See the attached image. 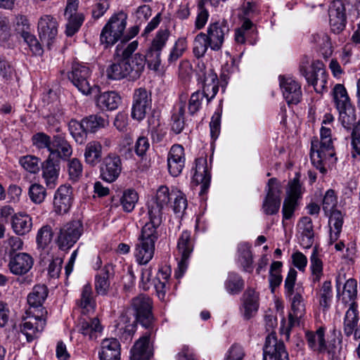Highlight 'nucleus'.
I'll list each match as a JSON object with an SVG mask.
<instances>
[{"label": "nucleus", "mask_w": 360, "mask_h": 360, "mask_svg": "<svg viewBox=\"0 0 360 360\" xmlns=\"http://www.w3.org/2000/svg\"><path fill=\"white\" fill-rule=\"evenodd\" d=\"M352 157L354 159L360 157V120L354 126L352 133Z\"/></svg>", "instance_id": "774afa93"}, {"label": "nucleus", "mask_w": 360, "mask_h": 360, "mask_svg": "<svg viewBox=\"0 0 360 360\" xmlns=\"http://www.w3.org/2000/svg\"><path fill=\"white\" fill-rule=\"evenodd\" d=\"M82 120L84 126L86 127V130L91 133H94L98 129L103 128L107 124V121L98 115H90Z\"/></svg>", "instance_id": "4d7b16f0"}, {"label": "nucleus", "mask_w": 360, "mask_h": 360, "mask_svg": "<svg viewBox=\"0 0 360 360\" xmlns=\"http://www.w3.org/2000/svg\"><path fill=\"white\" fill-rule=\"evenodd\" d=\"M91 71L84 65L77 64L72 66L71 82L82 94H91L93 86L90 84Z\"/></svg>", "instance_id": "4468645a"}, {"label": "nucleus", "mask_w": 360, "mask_h": 360, "mask_svg": "<svg viewBox=\"0 0 360 360\" xmlns=\"http://www.w3.org/2000/svg\"><path fill=\"white\" fill-rule=\"evenodd\" d=\"M266 195L262 203L263 212L268 215L278 213L281 202V186L276 178L269 179L266 188Z\"/></svg>", "instance_id": "9d476101"}, {"label": "nucleus", "mask_w": 360, "mask_h": 360, "mask_svg": "<svg viewBox=\"0 0 360 360\" xmlns=\"http://www.w3.org/2000/svg\"><path fill=\"white\" fill-rule=\"evenodd\" d=\"M193 172V183L200 186V195L207 193L211 181V174L207 167V159L205 158H197L195 161V167L192 169Z\"/></svg>", "instance_id": "2eb2a0df"}, {"label": "nucleus", "mask_w": 360, "mask_h": 360, "mask_svg": "<svg viewBox=\"0 0 360 360\" xmlns=\"http://www.w3.org/2000/svg\"><path fill=\"white\" fill-rule=\"evenodd\" d=\"M27 314L32 317L20 326V331L26 336L27 341L31 342L38 338L39 334L44 330L46 324L47 311L46 309H41L38 313H35L32 310H27Z\"/></svg>", "instance_id": "0eeeda50"}, {"label": "nucleus", "mask_w": 360, "mask_h": 360, "mask_svg": "<svg viewBox=\"0 0 360 360\" xmlns=\"http://www.w3.org/2000/svg\"><path fill=\"white\" fill-rule=\"evenodd\" d=\"M176 189L169 190L166 186H161L156 191V195L148 203V215L149 221L157 226L162 223V211L167 208L175 196Z\"/></svg>", "instance_id": "20e7f679"}, {"label": "nucleus", "mask_w": 360, "mask_h": 360, "mask_svg": "<svg viewBox=\"0 0 360 360\" xmlns=\"http://www.w3.org/2000/svg\"><path fill=\"white\" fill-rule=\"evenodd\" d=\"M127 15L121 11L110 17L100 34L101 44L105 48L113 46L124 34L127 26Z\"/></svg>", "instance_id": "39448f33"}, {"label": "nucleus", "mask_w": 360, "mask_h": 360, "mask_svg": "<svg viewBox=\"0 0 360 360\" xmlns=\"http://www.w3.org/2000/svg\"><path fill=\"white\" fill-rule=\"evenodd\" d=\"M53 231L49 224L42 226L37 231L36 241L38 248L44 250L51 243Z\"/></svg>", "instance_id": "09e8293b"}, {"label": "nucleus", "mask_w": 360, "mask_h": 360, "mask_svg": "<svg viewBox=\"0 0 360 360\" xmlns=\"http://www.w3.org/2000/svg\"><path fill=\"white\" fill-rule=\"evenodd\" d=\"M338 112L339 120L345 129H351L357 124L355 109L352 105L339 110Z\"/></svg>", "instance_id": "8fccbe9b"}, {"label": "nucleus", "mask_w": 360, "mask_h": 360, "mask_svg": "<svg viewBox=\"0 0 360 360\" xmlns=\"http://www.w3.org/2000/svg\"><path fill=\"white\" fill-rule=\"evenodd\" d=\"M101 177L106 182H114L122 172V161L120 158L110 153L105 157L101 165Z\"/></svg>", "instance_id": "dca6fc26"}, {"label": "nucleus", "mask_w": 360, "mask_h": 360, "mask_svg": "<svg viewBox=\"0 0 360 360\" xmlns=\"http://www.w3.org/2000/svg\"><path fill=\"white\" fill-rule=\"evenodd\" d=\"M83 124V120L82 122H77L75 120H71L69 122V131L75 139V142L78 144H83L86 139L87 130L86 127Z\"/></svg>", "instance_id": "de8ad7c7"}, {"label": "nucleus", "mask_w": 360, "mask_h": 360, "mask_svg": "<svg viewBox=\"0 0 360 360\" xmlns=\"http://www.w3.org/2000/svg\"><path fill=\"white\" fill-rule=\"evenodd\" d=\"M129 65L128 70L130 80L138 79L143 72L146 59L145 55L139 53H135L131 58L126 60Z\"/></svg>", "instance_id": "f704fd0d"}, {"label": "nucleus", "mask_w": 360, "mask_h": 360, "mask_svg": "<svg viewBox=\"0 0 360 360\" xmlns=\"http://www.w3.org/2000/svg\"><path fill=\"white\" fill-rule=\"evenodd\" d=\"M102 146L96 141L88 143L86 146L84 158L86 162L91 165H96L101 158Z\"/></svg>", "instance_id": "49530a36"}, {"label": "nucleus", "mask_w": 360, "mask_h": 360, "mask_svg": "<svg viewBox=\"0 0 360 360\" xmlns=\"http://www.w3.org/2000/svg\"><path fill=\"white\" fill-rule=\"evenodd\" d=\"M243 297V316L245 319H250L258 310V294L253 289H248L244 292Z\"/></svg>", "instance_id": "72a5a7b5"}, {"label": "nucleus", "mask_w": 360, "mask_h": 360, "mask_svg": "<svg viewBox=\"0 0 360 360\" xmlns=\"http://www.w3.org/2000/svg\"><path fill=\"white\" fill-rule=\"evenodd\" d=\"M59 160H56L48 157L47 160L42 164V176L45 179L47 186L53 188L58 176Z\"/></svg>", "instance_id": "7c9ffc66"}, {"label": "nucleus", "mask_w": 360, "mask_h": 360, "mask_svg": "<svg viewBox=\"0 0 360 360\" xmlns=\"http://www.w3.org/2000/svg\"><path fill=\"white\" fill-rule=\"evenodd\" d=\"M28 194L30 200L36 203H41L46 195V188L41 184H33L29 188Z\"/></svg>", "instance_id": "69168bd1"}, {"label": "nucleus", "mask_w": 360, "mask_h": 360, "mask_svg": "<svg viewBox=\"0 0 360 360\" xmlns=\"http://www.w3.org/2000/svg\"><path fill=\"white\" fill-rule=\"evenodd\" d=\"M330 213L329 218V226L331 236L335 235V239L339 236L343 224V215L339 210H334Z\"/></svg>", "instance_id": "052dcab7"}, {"label": "nucleus", "mask_w": 360, "mask_h": 360, "mask_svg": "<svg viewBox=\"0 0 360 360\" xmlns=\"http://www.w3.org/2000/svg\"><path fill=\"white\" fill-rule=\"evenodd\" d=\"M209 46L210 47V44L207 34L200 32L196 35L193 41V54L198 58H201L204 56Z\"/></svg>", "instance_id": "3c124183"}, {"label": "nucleus", "mask_w": 360, "mask_h": 360, "mask_svg": "<svg viewBox=\"0 0 360 360\" xmlns=\"http://www.w3.org/2000/svg\"><path fill=\"white\" fill-rule=\"evenodd\" d=\"M138 200V194L134 189H127L124 191L122 198H120V203L122 206L123 210L126 212H131L134 210Z\"/></svg>", "instance_id": "603ef678"}, {"label": "nucleus", "mask_w": 360, "mask_h": 360, "mask_svg": "<svg viewBox=\"0 0 360 360\" xmlns=\"http://www.w3.org/2000/svg\"><path fill=\"white\" fill-rule=\"evenodd\" d=\"M81 308V314H94L96 308V302L93 295L92 287L90 283L85 284L81 292L80 299L77 301Z\"/></svg>", "instance_id": "473e14b6"}, {"label": "nucleus", "mask_w": 360, "mask_h": 360, "mask_svg": "<svg viewBox=\"0 0 360 360\" xmlns=\"http://www.w3.org/2000/svg\"><path fill=\"white\" fill-rule=\"evenodd\" d=\"M135 321L146 328H149L153 322L152 300L144 295H139L131 301Z\"/></svg>", "instance_id": "6e6552de"}, {"label": "nucleus", "mask_w": 360, "mask_h": 360, "mask_svg": "<svg viewBox=\"0 0 360 360\" xmlns=\"http://www.w3.org/2000/svg\"><path fill=\"white\" fill-rule=\"evenodd\" d=\"M280 86L288 104H297L302 98L301 85L292 77L280 76Z\"/></svg>", "instance_id": "aec40b11"}, {"label": "nucleus", "mask_w": 360, "mask_h": 360, "mask_svg": "<svg viewBox=\"0 0 360 360\" xmlns=\"http://www.w3.org/2000/svg\"><path fill=\"white\" fill-rule=\"evenodd\" d=\"M185 165L184 148L176 144L172 146L167 158L168 170L173 176H178Z\"/></svg>", "instance_id": "412c9836"}, {"label": "nucleus", "mask_w": 360, "mask_h": 360, "mask_svg": "<svg viewBox=\"0 0 360 360\" xmlns=\"http://www.w3.org/2000/svg\"><path fill=\"white\" fill-rule=\"evenodd\" d=\"M298 227L300 230V245L304 248H309L314 243V233L311 218L303 217L300 219Z\"/></svg>", "instance_id": "2f4dec72"}, {"label": "nucleus", "mask_w": 360, "mask_h": 360, "mask_svg": "<svg viewBox=\"0 0 360 360\" xmlns=\"http://www.w3.org/2000/svg\"><path fill=\"white\" fill-rule=\"evenodd\" d=\"M32 227V218L27 214L18 213L12 218V228L20 236L29 233Z\"/></svg>", "instance_id": "58836bf2"}, {"label": "nucleus", "mask_w": 360, "mask_h": 360, "mask_svg": "<svg viewBox=\"0 0 360 360\" xmlns=\"http://www.w3.org/2000/svg\"><path fill=\"white\" fill-rule=\"evenodd\" d=\"M48 295V289L45 285H36L32 291L27 296V302L30 305L28 310L38 313L41 309H45L42 304Z\"/></svg>", "instance_id": "a878e982"}, {"label": "nucleus", "mask_w": 360, "mask_h": 360, "mask_svg": "<svg viewBox=\"0 0 360 360\" xmlns=\"http://www.w3.org/2000/svg\"><path fill=\"white\" fill-rule=\"evenodd\" d=\"M158 228L159 226L148 222L142 228L134 253L136 262L139 264H146L153 257L155 243L160 236Z\"/></svg>", "instance_id": "f03ea898"}, {"label": "nucleus", "mask_w": 360, "mask_h": 360, "mask_svg": "<svg viewBox=\"0 0 360 360\" xmlns=\"http://www.w3.org/2000/svg\"><path fill=\"white\" fill-rule=\"evenodd\" d=\"M226 290L232 295L238 294L244 287V281L238 274L229 273L225 283Z\"/></svg>", "instance_id": "864d4df0"}, {"label": "nucleus", "mask_w": 360, "mask_h": 360, "mask_svg": "<svg viewBox=\"0 0 360 360\" xmlns=\"http://www.w3.org/2000/svg\"><path fill=\"white\" fill-rule=\"evenodd\" d=\"M53 208L58 214L63 215L68 212V186L65 184L57 189L54 195Z\"/></svg>", "instance_id": "37998d69"}, {"label": "nucleus", "mask_w": 360, "mask_h": 360, "mask_svg": "<svg viewBox=\"0 0 360 360\" xmlns=\"http://www.w3.org/2000/svg\"><path fill=\"white\" fill-rule=\"evenodd\" d=\"M219 91L218 79L212 71L205 76L202 86V98H206L207 103L216 96Z\"/></svg>", "instance_id": "79ce46f5"}, {"label": "nucleus", "mask_w": 360, "mask_h": 360, "mask_svg": "<svg viewBox=\"0 0 360 360\" xmlns=\"http://www.w3.org/2000/svg\"><path fill=\"white\" fill-rule=\"evenodd\" d=\"M169 276L170 270L161 269L158 271L154 280V286L160 300H164L166 292L169 289L168 279Z\"/></svg>", "instance_id": "a18cd8bd"}, {"label": "nucleus", "mask_w": 360, "mask_h": 360, "mask_svg": "<svg viewBox=\"0 0 360 360\" xmlns=\"http://www.w3.org/2000/svg\"><path fill=\"white\" fill-rule=\"evenodd\" d=\"M55 243L58 248L63 251L68 250V225L63 224L56 227L55 232Z\"/></svg>", "instance_id": "680f3d73"}, {"label": "nucleus", "mask_w": 360, "mask_h": 360, "mask_svg": "<svg viewBox=\"0 0 360 360\" xmlns=\"http://www.w3.org/2000/svg\"><path fill=\"white\" fill-rule=\"evenodd\" d=\"M150 333L140 338L131 349V360H148L152 355L150 347Z\"/></svg>", "instance_id": "393cba45"}, {"label": "nucleus", "mask_w": 360, "mask_h": 360, "mask_svg": "<svg viewBox=\"0 0 360 360\" xmlns=\"http://www.w3.org/2000/svg\"><path fill=\"white\" fill-rule=\"evenodd\" d=\"M357 283L354 279H348L344 285L342 293V302L347 304L349 302H356L354 300L357 293Z\"/></svg>", "instance_id": "6e6d98bb"}, {"label": "nucleus", "mask_w": 360, "mask_h": 360, "mask_svg": "<svg viewBox=\"0 0 360 360\" xmlns=\"http://www.w3.org/2000/svg\"><path fill=\"white\" fill-rule=\"evenodd\" d=\"M328 15L331 30L339 34L345 29L347 21L346 9L342 0H334L330 4Z\"/></svg>", "instance_id": "f3484780"}, {"label": "nucleus", "mask_w": 360, "mask_h": 360, "mask_svg": "<svg viewBox=\"0 0 360 360\" xmlns=\"http://www.w3.org/2000/svg\"><path fill=\"white\" fill-rule=\"evenodd\" d=\"M302 194V186L299 177L296 176L289 181L286 188V197L283 201L282 212L283 219H290L296 207L298 205V200Z\"/></svg>", "instance_id": "1a4fd4ad"}, {"label": "nucleus", "mask_w": 360, "mask_h": 360, "mask_svg": "<svg viewBox=\"0 0 360 360\" xmlns=\"http://www.w3.org/2000/svg\"><path fill=\"white\" fill-rule=\"evenodd\" d=\"M184 114L185 104L183 103L172 117V130L176 134H180L184 128Z\"/></svg>", "instance_id": "e2e57ef3"}, {"label": "nucleus", "mask_w": 360, "mask_h": 360, "mask_svg": "<svg viewBox=\"0 0 360 360\" xmlns=\"http://www.w3.org/2000/svg\"><path fill=\"white\" fill-rule=\"evenodd\" d=\"M33 264L34 260L29 254L20 252L11 258L8 266L13 274L23 275L31 269Z\"/></svg>", "instance_id": "b1692460"}, {"label": "nucleus", "mask_w": 360, "mask_h": 360, "mask_svg": "<svg viewBox=\"0 0 360 360\" xmlns=\"http://www.w3.org/2000/svg\"><path fill=\"white\" fill-rule=\"evenodd\" d=\"M296 278L297 271L294 269H290L285 280V293L286 297L291 300V311L289 313L288 326L286 329L287 336H289L292 328L300 325V319L305 314V305L301 292L297 291L293 295Z\"/></svg>", "instance_id": "f257e3e1"}, {"label": "nucleus", "mask_w": 360, "mask_h": 360, "mask_svg": "<svg viewBox=\"0 0 360 360\" xmlns=\"http://www.w3.org/2000/svg\"><path fill=\"white\" fill-rule=\"evenodd\" d=\"M359 320L357 304L356 302L350 303L349 307L346 311L343 323V331L347 337L351 336L354 333V330L359 326Z\"/></svg>", "instance_id": "c9c22d12"}, {"label": "nucleus", "mask_w": 360, "mask_h": 360, "mask_svg": "<svg viewBox=\"0 0 360 360\" xmlns=\"http://www.w3.org/2000/svg\"><path fill=\"white\" fill-rule=\"evenodd\" d=\"M238 262L244 271L251 272L252 271V255L250 245L247 243H241L238 245Z\"/></svg>", "instance_id": "c03bdc74"}, {"label": "nucleus", "mask_w": 360, "mask_h": 360, "mask_svg": "<svg viewBox=\"0 0 360 360\" xmlns=\"http://www.w3.org/2000/svg\"><path fill=\"white\" fill-rule=\"evenodd\" d=\"M83 232V225L80 219H73L69 223V248L75 243Z\"/></svg>", "instance_id": "0e129e2a"}, {"label": "nucleus", "mask_w": 360, "mask_h": 360, "mask_svg": "<svg viewBox=\"0 0 360 360\" xmlns=\"http://www.w3.org/2000/svg\"><path fill=\"white\" fill-rule=\"evenodd\" d=\"M319 304L324 310L330 306L333 297L332 285L330 281H326L319 291Z\"/></svg>", "instance_id": "13d9d810"}, {"label": "nucleus", "mask_w": 360, "mask_h": 360, "mask_svg": "<svg viewBox=\"0 0 360 360\" xmlns=\"http://www.w3.org/2000/svg\"><path fill=\"white\" fill-rule=\"evenodd\" d=\"M229 32V25L225 20L211 23L207 27V37L210 40V48L219 51L224 43L225 35Z\"/></svg>", "instance_id": "6ab92c4d"}, {"label": "nucleus", "mask_w": 360, "mask_h": 360, "mask_svg": "<svg viewBox=\"0 0 360 360\" xmlns=\"http://www.w3.org/2000/svg\"><path fill=\"white\" fill-rule=\"evenodd\" d=\"M92 314H81L77 320L76 328L84 335H89L90 339H93L96 336V333L102 331V326L100 321L97 317L91 318Z\"/></svg>", "instance_id": "4be33fe9"}, {"label": "nucleus", "mask_w": 360, "mask_h": 360, "mask_svg": "<svg viewBox=\"0 0 360 360\" xmlns=\"http://www.w3.org/2000/svg\"><path fill=\"white\" fill-rule=\"evenodd\" d=\"M252 27L253 23L249 19H245L241 26L235 30L234 38L236 42L239 44H243L252 32Z\"/></svg>", "instance_id": "bf43d9fd"}, {"label": "nucleus", "mask_w": 360, "mask_h": 360, "mask_svg": "<svg viewBox=\"0 0 360 360\" xmlns=\"http://www.w3.org/2000/svg\"><path fill=\"white\" fill-rule=\"evenodd\" d=\"M335 149L333 144H323L317 140L311 141L310 158L312 164L324 174L326 173V166L336 162Z\"/></svg>", "instance_id": "423d86ee"}, {"label": "nucleus", "mask_w": 360, "mask_h": 360, "mask_svg": "<svg viewBox=\"0 0 360 360\" xmlns=\"http://www.w3.org/2000/svg\"><path fill=\"white\" fill-rule=\"evenodd\" d=\"M128 66L126 60L121 58L117 59L106 70L108 78L114 80H120L126 77L129 79Z\"/></svg>", "instance_id": "e433bc0d"}, {"label": "nucleus", "mask_w": 360, "mask_h": 360, "mask_svg": "<svg viewBox=\"0 0 360 360\" xmlns=\"http://www.w3.org/2000/svg\"><path fill=\"white\" fill-rule=\"evenodd\" d=\"M77 8L78 0H69V37L79 30L85 19L83 13L77 12Z\"/></svg>", "instance_id": "c756f323"}, {"label": "nucleus", "mask_w": 360, "mask_h": 360, "mask_svg": "<svg viewBox=\"0 0 360 360\" xmlns=\"http://www.w3.org/2000/svg\"><path fill=\"white\" fill-rule=\"evenodd\" d=\"M332 96L338 110L352 105L347 89L343 84H335L332 90Z\"/></svg>", "instance_id": "a19ab883"}, {"label": "nucleus", "mask_w": 360, "mask_h": 360, "mask_svg": "<svg viewBox=\"0 0 360 360\" xmlns=\"http://www.w3.org/2000/svg\"><path fill=\"white\" fill-rule=\"evenodd\" d=\"M99 357L101 360H120V345L118 340L115 338L103 340Z\"/></svg>", "instance_id": "cd10ccee"}, {"label": "nucleus", "mask_w": 360, "mask_h": 360, "mask_svg": "<svg viewBox=\"0 0 360 360\" xmlns=\"http://www.w3.org/2000/svg\"><path fill=\"white\" fill-rule=\"evenodd\" d=\"M305 336L307 344L311 349L319 352H323L326 350L323 328H319L316 332L307 331Z\"/></svg>", "instance_id": "4c0bfd02"}, {"label": "nucleus", "mask_w": 360, "mask_h": 360, "mask_svg": "<svg viewBox=\"0 0 360 360\" xmlns=\"http://www.w3.org/2000/svg\"><path fill=\"white\" fill-rule=\"evenodd\" d=\"M299 70L317 93H323L327 83V74L321 61L315 60L310 64V58L304 56L300 60Z\"/></svg>", "instance_id": "7ed1b4c3"}, {"label": "nucleus", "mask_w": 360, "mask_h": 360, "mask_svg": "<svg viewBox=\"0 0 360 360\" xmlns=\"http://www.w3.org/2000/svg\"><path fill=\"white\" fill-rule=\"evenodd\" d=\"M194 248V239L191 233L188 231H184L179 236L177 241V250L181 256L179 263L178 270L175 272L176 278H181L187 268V260L190 257Z\"/></svg>", "instance_id": "9b49d317"}, {"label": "nucleus", "mask_w": 360, "mask_h": 360, "mask_svg": "<svg viewBox=\"0 0 360 360\" xmlns=\"http://www.w3.org/2000/svg\"><path fill=\"white\" fill-rule=\"evenodd\" d=\"M114 275V268L111 264H107L95 277V290L98 295H107L110 288V278Z\"/></svg>", "instance_id": "bb28decb"}, {"label": "nucleus", "mask_w": 360, "mask_h": 360, "mask_svg": "<svg viewBox=\"0 0 360 360\" xmlns=\"http://www.w3.org/2000/svg\"><path fill=\"white\" fill-rule=\"evenodd\" d=\"M263 360H290L283 342L278 340L275 334H269L266 338Z\"/></svg>", "instance_id": "ddd939ff"}, {"label": "nucleus", "mask_w": 360, "mask_h": 360, "mask_svg": "<svg viewBox=\"0 0 360 360\" xmlns=\"http://www.w3.org/2000/svg\"><path fill=\"white\" fill-rule=\"evenodd\" d=\"M52 141L51 136L44 132H37L32 136V145L39 150L46 148L49 150Z\"/></svg>", "instance_id": "338daca9"}, {"label": "nucleus", "mask_w": 360, "mask_h": 360, "mask_svg": "<svg viewBox=\"0 0 360 360\" xmlns=\"http://www.w3.org/2000/svg\"><path fill=\"white\" fill-rule=\"evenodd\" d=\"M151 95L144 88H139L134 91L131 108V117L141 121L143 120L151 108Z\"/></svg>", "instance_id": "f8f14e48"}, {"label": "nucleus", "mask_w": 360, "mask_h": 360, "mask_svg": "<svg viewBox=\"0 0 360 360\" xmlns=\"http://www.w3.org/2000/svg\"><path fill=\"white\" fill-rule=\"evenodd\" d=\"M135 320L130 321L129 318L126 315H122L120 317L119 323H117V334L121 340L124 341H130L136 330Z\"/></svg>", "instance_id": "ea45409f"}, {"label": "nucleus", "mask_w": 360, "mask_h": 360, "mask_svg": "<svg viewBox=\"0 0 360 360\" xmlns=\"http://www.w3.org/2000/svg\"><path fill=\"white\" fill-rule=\"evenodd\" d=\"M310 269L312 274V281L314 283L319 282L323 276V262L318 256L316 249L310 257Z\"/></svg>", "instance_id": "5fc2aeb1"}, {"label": "nucleus", "mask_w": 360, "mask_h": 360, "mask_svg": "<svg viewBox=\"0 0 360 360\" xmlns=\"http://www.w3.org/2000/svg\"><path fill=\"white\" fill-rule=\"evenodd\" d=\"M96 107L102 111L116 110L122 102L120 94L114 91L100 93L95 98Z\"/></svg>", "instance_id": "5701e85b"}, {"label": "nucleus", "mask_w": 360, "mask_h": 360, "mask_svg": "<svg viewBox=\"0 0 360 360\" xmlns=\"http://www.w3.org/2000/svg\"><path fill=\"white\" fill-rule=\"evenodd\" d=\"M49 157L57 160H66L68 157V142L64 135L53 136L49 149Z\"/></svg>", "instance_id": "c85d7f7f"}, {"label": "nucleus", "mask_w": 360, "mask_h": 360, "mask_svg": "<svg viewBox=\"0 0 360 360\" xmlns=\"http://www.w3.org/2000/svg\"><path fill=\"white\" fill-rule=\"evenodd\" d=\"M37 29L41 41L50 49L58 34V22L56 18L49 15L41 16L39 20Z\"/></svg>", "instance_id": "a211bd4d"}]
</instances>
